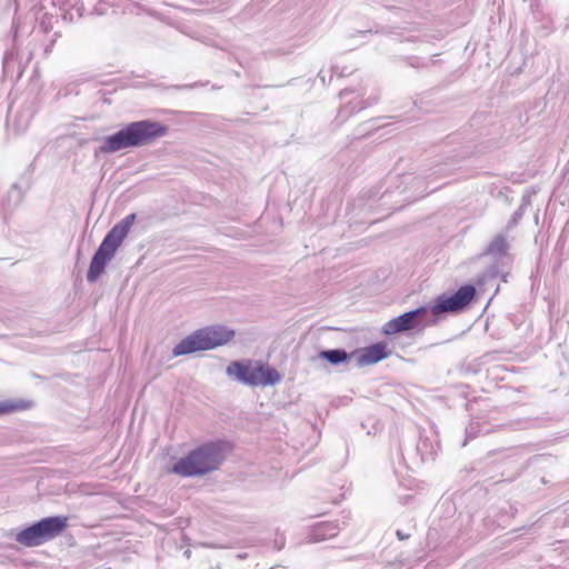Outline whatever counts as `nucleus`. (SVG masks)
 Returning <instances> with one entry per match:
<instances>
[{
    "label": "nucleus",
    "mask_w": 569,
    "mask_h": 569,
    "mask_svg": "<svg viewBox=\"0 0 569 569\" xmlns=\"http://www.w3.org/2000/svg\"><path fill=\"white\" fill-rule=\"evenodd\" d=\"M234 337V331L223 326L199 329L183 338L172 350L174 357L204 351L226 345Z\"/></svg>",
    "instance_id": "obj_4"
},
{
    "label": "nucleus",
    "mask_w": 569,
    "mask_h": 569,
    "mask_svg": "<svg viewBox=\"0 0 569 569\" xmlns=\"http://www.w3.org/2000/svg\"><path fill=\"white\" fill-rule=\"evenodd\" d=\"M476 288L472 284L460 287L453 295H441L435 299V303L429 308V317L442 313H458L462 311L475 298Z\"/></svg>",
    "instance_id": "obj_8"
},
{
    "label": "nucleus",
    "mask_w": 569,
    "mask_h": 569,
    "mask_svg": "<svg viewBox=\"0 0 569 569\" xmlns=\"http://www.w3.org/2000/svg\"><path fill=\"white\" fill-rule=\"evenodd\" d=\"M68 527V518L54 516L43 518L27 527L16 536V541L26 547L40 546L58 537Z\"/></svg>",
    "instance_id": "obj_6"
},
{
    "label": "nucleus",
    "mask_w": 569,
    "mask_h": 569,
    "mask_svg": "<svg viewBox=\"0 0 569 569\" xmlns=\"http://www.w3.org/2000/svg\"><path fill=\"white\" fill-rule=\"evenodd\" d=\"M227 376L236 381L250 386H274L281 380L280 373L272 367L260 361H232L226 369Z\"/></svg>",
    "instance_id": "obj_5"
},
{
    "label": "nucleus",
    "mask_w": 569,
    "mask_h": 569,
    "mask_svg": "<svg viewBox=\"0 0 569 569\" xmlns=\"http://www.w3.org/2000/svg\"><path fill=\"white\" fill-rule=\"evenodd\" d=\"M168 127L152 120H140L128 123L113 134L101 140L99 151L104 154L114 153L130 148H140L154 143L164 137Z\"/></svg>",
    "instance_id": "obj_1"
},
{
    "label": "nucleus",
    "mask_w": 569,
    "mask_h": 569,
    "mask_svg": "<svg viewBox=\"0 0 569 569\" xmlns=\"http://www.w3.org/2000/svg\"><path fill=\"white\" fill-rule=\"evenodd\" d=\"M338 533V527L333 523H319L311 532L310 540L315 542L332 538Z\"/></svg>",
    "instance_id": "obj_10"
},
{
    "label": "nucleus",
    "mask_w": 569,
    "mask_h": 569,
    "mask_svg": "<svg viewBox=\"0 0 569 569\" xmlns=\"http://www.w3.org/2000/svg\"><path fill=\"white\" fill-rule=\"evenodd\" d=\"M523 211H525V204L520 206L515 212L511 216L510 220L508 221L507 226H506V230L509 231L511 229H513L518 223L519 221L522 219V216H523Z\"/></svg>",
    "instance_id": "obj_13"
},
{
    "label": "nucleus",
    "mask_w": 569,
    "mask_h": 569,
    "mask_svg": "<svg viewBox=\"0 0 569 569\" xmlns=\"http://www.w3.org/2000/svg\"><path fill=\"white\" fill-rule=\"evenodd\" d=\"M18 408H19V406L11 401L0 402V415L7 413V412H12V411L17 410Z\"/></svg>",
    "instance_id": "obj_14"
},
{
    "label": "nucleus",
    "mask_w": 569,
    "mask_h": 569,
    "mask_svg": "<svg viewBox=\"0 0 569 569\" xmlns=\"http://www.w3.org/2000/svg\"><path fill=\"white\" fill-rule=\"evenodd\" d=\"M387 347L383 342H378L360 350L357 362L360 367L377 363L387 358Z\"/></svg>",
    "instance_id": "obj_9"
},
{
    "label": "nucleus",
    "mask_w": 569,
    "mask_h": 569,
    "mask_svg": "<svg viewBox=\"0 0 569 569\" xmlns=\"http://www.w3.org/2000/svg\"><path fill=\"white\" fill-rule=\"evenodd\" d=\"M223 460L222 445L209 442L177 461L172 467V472L182 477L203 476L218 469Z\"/></svg>",
    "instance_id": "obj_3"
},
{
    "label": "nucleus",
    "mask_w": 569,
    "mask_h": 569,
    "mask_svg": "<svg viewBox=\"0 0 569 569\" xmlns=\"http://www.w3.org/2000/svg\"><path fill=\"white\" fill-rule=\"evenodd\" d=\"M350 92H351V90H349V89H343V90L340 92V97H341V98H346Z\"/></svg>",
    "instance_id": "obj_16"
},
{
    "label": "nucleus",
    "mask_w": 569,
    "mask_h": 569,
    "mask_svg": "<svg viewBox=\"0 0 569 569\" xmlns=\"http://www.w3.org/2000/svg\"><path fill=\"white\" fill-rule=\"evenodd\" d=\"M137 219L136 213H130L116 223L111 230L106 234L98 250L94 252L89 270L87 272V280L94 282L104 271L108 262L114 257L118 248L127 238L131 227Z\"/></svg>",
    "instance_id": "obj_2"
},
{
    "label": "nucleus",
    "mask_w": 569,
    "mask_h": 569,
    "mask_svg": "<svg viewBox=\"0 0 569 569\" xmlns=\"http://www.w3.org/2000/svg\"><path fill=\"white\" fill-rule=\"evenodd\" d=\"M319 358L327 360L331 365H340L348 361L349 355L345 349H330L320 351Z\"/></svg>",
    "instance_id": "obj_12"
},
{
    "label": "nucleus",
    "mask_w": 569,
    "mask_h": 569,
    "mask_svg": "<svg viewBox=\"0 0 569 569\" xmlns=\"http://www.w3.org/2000/svg\"><path fill=\"white\" fill-rule=\"evenodd\" d=\"M509 243L507 237L502 233L497 234L487 248V253L491 256H505L508 252Z\"/></svg>",
    "instance_id": "obj_11"
},
{
    "label": "nucleus",
    "mask_w": 569,
    "mask_h": 569,
    "mask_svg": "<svg viewBox=\"0 0 569 569\" xmlns=\"http://www.w3.org/2000/svg\"><path fill=\"white\" fill-rule=\"evenodd\" d=\"M397 537L399 538V540H405L409 537V535H405L402 531L400 530H397Z\"/></svg>",
    "instance_id": "obj_15"
},
{
    "label": "nucleus",
    "mask_w": 569,
    "mask_h": 569,
    "mask_svg": "<svg viewBox=\"0 0 569 569\" xmlns=\"http://www.w3.org/2000/svg\"><path fill=\"white\" fill-rule=\"evenodd\" d=\"M435 322L436 320L429 317V308L419 307L387 321L382 327V332L386 336H392L413 329H423Z\"/></svg>",
    "instance_id": "obj_7"
}]
</instances>
